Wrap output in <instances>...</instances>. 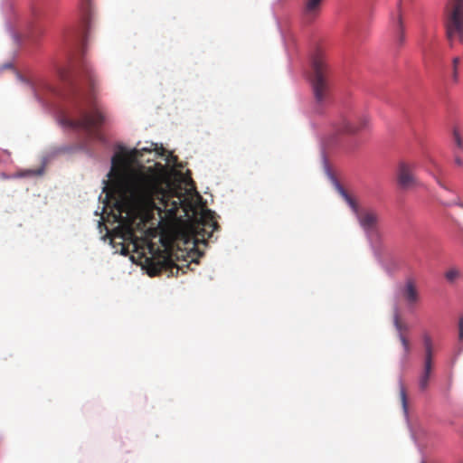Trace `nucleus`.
<instances>
[{
    "label": "nucleus",
    "mask_w": 463,
    "mask_h": 463,
    "mask_svg": "<svg viewBox=\"0 0 463 463\" xmlns=\"http://www.w3.org/2000/svg\"><path fill=\"white\" fill-rule=\"evenodd\" d=\"M44 88L46 89L48 93L56 95V90L52 87H51L49 85H45Z\"/></svg>",
    "instance_id": "23"
},
{
    "label": "nucleus",
    "mask_w": 463,
    "mask_h": 463,
    "mask_svg": "<svg viewBox=\"0 0 463 463\" xmlns=\"http://www.w3.org/2000/svg\"><path fill=\"white\" fill-rule=\"evenodd\" d=\"M400 297L411 307L420 301V293L412 279H408L399 289Z\"/></svg>",
    "instance_id": "10"
},
{
    "label": "nucleus",
    "mask_w": 463,
    "mask_h": 463,
    "mask_svg": "<svg viewBox=\"0 0 463 463\" xmlns=\"http://www.w3.org/2000/svg\"><path fill=\"white\" fill-rule=\"evenodd\" d=\"M393 323L396 330L399 332V335L401 333L403 334L404 331H408V326L401 321L398 313L394 315Z\"/></svg>",
    "instance_id": "15"
},
{
    "label": "nucleus",
    "mask_w": 463,
    "mask_h": 463,
    "mask_svg": "<svg viewBox=\"0 0 463 463\" xmlns=\"http://www.w3.org/2000/svg\"><path fill=\"white\" fill-rule=\"evenodd\" d=\"M399 339L403 346L404 355L407 357L411 352L410 342L407 339V337L404 335V334H402V333L399 335Z\"/></svg>",
    "instance_id": "17"
},
{
    "label": "nucleus",
    "mask_w": 463,
    "mask_h": 463,
    "mask_svg": "<svg viewBox=\"0 0 463 463\" xmlns=\"http://www.w3.org/2000/svg\"><path fill=\"white\" fill-rule=\"evenodd\" d=\"M459 336L460 338L463 337V318L459 321Z\"/></svg>",
    "instance_id": "24"
},
{
    "label": "nucleus",
    "mask_w": 463,
    "mask_h": 463,
    "mask_svg": "<svg viewBox=\"0 0 463 463\" xmlns=\"http://www.w3.org/2000/svg\"><path fill=\"white\" fill-rule=\"evenodd\" d=\"M150 148L133 149L130 152L116 153L111 160L109 176L114 178L117 199L114 204L118 214L115 216L118 227L114 230V239L132 241L137 219H149L154 212L168 219H175L184 201L181 196L175 200V194L163 187L159 178L142 169H128V165Z\"/></svg>",
    "instance_id": "1"
},
{
    "label": "nucleus",
    "mask_w": 463,
    "mask_h": 463,
    "mask_svg": "<svg viewBox=\"0 0 463 463\" xmlns=\"http://www.w3.org/2000/svg\"><path fill=\"white\" fill-rule=\"evenodd\" d=\"M399 339L403 346L404 355L407 357L411 352L410 342L407 339V337L404 335V334H402V333L399 335Z\"/></svg>",
    "instance_id": "18"
},
{
    "label": "nucleus",
    "mask_w": 463,
    "mask_h": 463,
    "mask_svg": "<svg viewBox=\"0 0 463 463\" xmlns=\"http://www.w3.org/2000/svg\"><path fill=\"white\" fill-rule=\"evenodd\" d=\"M334 142H335V140H328V141H327V145L329 146V145H331V144H332V143H334Z\"/></svg>",
    "instance_id": "27"
},
{
    "label": "nucleus",
    "mask_w": 463,
    "mask_h": 463,
    "mask_svg": "<svg viewBox=\"0 0 463 463\" xmlns=\"http://www.w3.org/2000/svg\"><path fill=\"white\" fill-rule=\"evenodd\" d=\"M59 75L69 88L71 99V108L61 117V124L102 140L99 129L105 122V114L97 99L99 82L91 65L82 60L71 71L61 70Z\"/></svg>",
    "instance_id": "2"
},
{
    "label": "nucleus",
    "mask_w": 463,
    "mask_h": 463,
    "mask_svg": "<svg viewBox=\"0 0 463 463\" xmlns=\"http://www.w3.org/2000/svg\"><path fill=\"white\" fill-rule=\"evenodd\" d=\"M310 83L317 111H320L331 101L332 76L326 60L316 56L312 60Z\"/></svg>",
    "instance_id": "3"
},
{
    "label": "nucleus",
    "mask_w": 463,
    "mask_h": 463,
    "mask_svg": "<svg viewBox=\"0 0 463 463\" xmlns=\"http://www.w3.org/2000/svg\"><path fill=\"white\" fill-rule=\"evenodd\" d=\"M128 253V248H126L125 245H123L121 248V254L127 255Z\"/></svg>",
    "instance_id": "25"
},
{
    "label": "nucleus",
    "mask_w": 463,
    "mask_h": 463,
    "mask_svg": "<svg viewBox=\"0 0 463 463\" xmlns=\"http://www.w3.org/2000/svg\"><path fill=\"white\" fill-rule=\"evenodd\" d=\"M460 62V59L458 57H455L452 61V66H453V72H452V79L455 82L458 80V65Z\"/></svg>",
    "instance_id": "19"
},
{
    "label": "nucleus",
    "mask_w": 463,
    "mask_h": 463,
    "mask_svg": "<svg viewBox=\"0 0 463 463\" xmlns=\"http://www.w3.org/2000/svg\"><path fill=\"white\" fill-rule=\"evenodd\" d=\"M34 92H35V96L39 99V101H41L43 103L46 101L44 96L41 93V91L38 89H35Z\"/></svg>",
    "instance_id": "22"
},
{
    "label": "nucleus",
    "mask_w": 463,
    "mask_h": 463,
    "mask_svg": "<svg viewBox=\"0 0 463 463\" xmlns=\"http://www.w3.org/2000/svg\"><path fill=\"white\" fill-rule=\"evenodd\" d=\"M196 252L198 253V257H201L203 255V253L200 252L199 250H196Z\"/></svg>",
    "instance_id": "28"
},
{
    "label": "nucleus",
    "mask_w": 463,
    "mask_h": 463,
    "mask_svg": "<svg viewBox=\"0 0 463 463\" xmlns=\"http://www.w3.org/2000/svg\"><path fill=\"white\" fill-rule=\"evenodd\" d=\"M179 266L175 263L171 255L167 251H164L158 257L154 258L148 264L147 273L149 276H156L162 272H169L172 276L177 275Z\"/></svg>",
    "instance_id": "7"
},
{
    "label": "nucleus",
    "mask_w": 463,
    "mask_h": 463,
    "mask_svg": "<svg viewBox=\"0 0 463 463\" xmlns=\"http://www.w3.org/2000/svg\"><path fill=\"white\" fill-rule=\"evenodd\" d=\"M400 396H401L403 409L406 411V409H407V395H406L405 388L402 384H401Z\"/></svg>",
    "instance_id": "20"
},
{
    "label": "nucleus",
    "mask_w": 463,
    "mask_h": 463,
    "mask_svg": "<svg viewBox=\"0 0 463 463\" xmlns=\"http://www.w3.org/2000/svg\"><path fill=\"white\" fill-rule=\"evenodd\" d=\"M396 27H397V37L396 42L398 45H402L405 42V29L402 23V16L401 10H399V14L396 19Z\"/></svg>",
    "instance_id": "14"
},
{
    "label": "nucleus",
    "mask_w": 463,
    "mask_h": 463,
    "mask_svg": "<svg viewBox=\"0 0 463 463\" xmlns=\"http://www.w3.org/2000/svg\"><path fill=\"white\" fill-rule=\"evenodd\" d=\"M446 35L452 46L454 41L463 43V0H449L445 10Z\"/></svg>",
    "instance_id": "5"
},
{
    "label": "nucleus",
    "mask_w": 463,
    "mask_h": 463,
    "mask_svg": "<svg viewBox=\"0 0 463 463\" xmlns=\"http://www.w3.org/2000/svg\"><path fill=\"white\" fill-rule=\"evenodd\" d=\"M434 367V361L430 359H423V365L419 376V387L421 391H425L430 383V375Z\"/></svg>",
    "instance_id": "12"
},
{
    "label": "nucleus",
    "mask_w": 463,
    "mask_h": 463,
    "mask_svg": "<svg viewBox=\"0 0 463 463\" xmlns=\"http://www.w3.org/2000/svg\"><path fill=\"white\" fill-rule=\"evenodd\" d=\"M454 140L458 147L462 148V139L457 130H454Z\"/></svg>",
    "instance_id": "21"
},
{
    "label": "nucleus",
    "mask_w": 463,
    "mask_h": 463,
    "mask_svg": "<svg viewBox=\"0 0 463 463\" xmlns=\"http://www.w3.org/2000/svg\"><path fill=\"white\" fill-rule=\"evenodd\" d=\"M323 0H305L302 14L307 22L314 21L320 14Z\"/></svg>",
    "instance_id": "11"
},
{
    "label": "nucleus",
    "mask_w": 463,
    "mask_h": 463,
    "mask_svg": "<svg viewBox=\"0 0 463 463\" xmlns=\"http://www.w3.org/2000/svg\"><path fill=\"white\" fill-rule=\"evenodd\" d=\"M338 193L350 206L353 213L355 214L358 222L362 229L367 233L371 234L376 232L379 222V214L373 209H360L356 201L351 197L348 193L339 184H336Z\"/></svg>",
    "instance_id": "6"
},
{
    "label": "nucleus",
    "mask_w": 463,
    "mask_h": 463,
    "mask_svg": "<svg viewBox=\"0 0 463 463\" xmlns=\"http://www.w3.org/2000/svg\"><path fill=\"white\" fill-rule=\"evenodd\" d=\"M416 164L413 162L401 161L397 167V183L402 189H411L419 184L414 175Z\"/></svg>",
    "instance_id": "8"
},
{
    "label": "nucleus",
    "mask_w": 463,
    "mask_h": 463,
    "mask_svg": "<svg viewBox=\"0 0 463 463\" xmlns=\"http://www.w3.org/2000/svg\"><path fill=\"white\" fill-rule=\"evenodd\" d=\"M459 276H460V273L456 269H450L445 274L446 279L451 283L454 282L455 280H457L459 278Z\"/></svg>",
    "instance_id": "16"
},
{
    "label": "nucleus",
    "mask_w": 463,
    "mask_h": 463,
    "mask_svg": "<svg viewBox=\"0 0 463 463\" xmlns=\"http://www.w3.org/2000/svg\"><path fill=\"white\" fill-rule=\"evenodd\" d=\"M368 124L369 118L365 116L359 118L356 121H350L345 118H341L333 124L334 136L356 134L366 128Z\"/></svg>",
    "instance_id": "9"
},
{
    "label": "nucleus",
    "mask_w": 463,
    "mask_h": 463,
    "mask_svg": "<svg viewBox=\"0 0 463 463\" xmlns=\"http://www.w3.org/2000/svg\"><path fill=\"white\" fill-rule=\"evenodd\" d=\"M423 346H424V359L433 360L434 358V345L431 336L424 333L422 335Z\"/></svg>",
    "instance_id": "13"
},
{
    "label": "nucleus",
    "mask_w": 463,
    "mask_h": 463,
    "mask_svg": "<svg viewBox=\"0 0 463 463\" xmlns=\"http://www.w3.org/2000/svg\"><path fill=\"white\" fill-rule=\"evenodd\" d=\"M219 229L215 213L210 209H203L200 216L195 217L189 227L194 246L196 247L199 243L206 244V241Z\"/></svg>",
    "instance_id": "4"
},
{
    "label": "nucleus",
    "mask_w": 463,
    "mask_h": 463,
    "mask_svg": "<svg viewBox=\"0 0 463 463\" xmlns=\"http://www.w3.org/2000/svg\"><path fill=\"white\" fill-rule=\"evenodd\" d=\"M455 162H456V164L458 165H462V161H461V159L458 156H456Z\"/></svg>",
    "instance_id": "26"
}]
</instances>
